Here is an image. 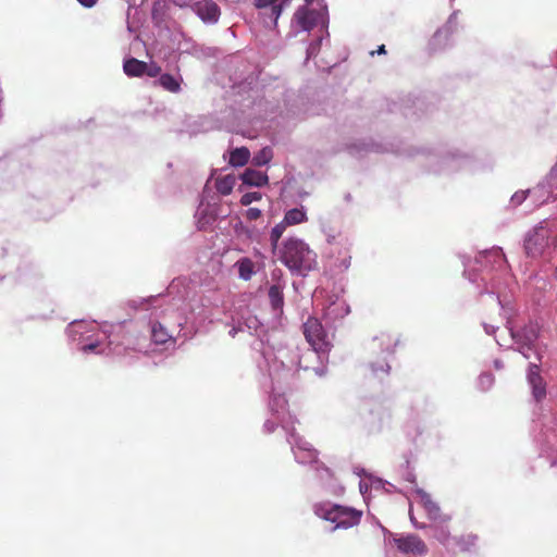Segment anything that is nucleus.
Listing matches in <instances>:
<instances>
[{
    "label": "nucleus",
    "mask_w": 557,
    "mask_h": 557,
    "mask_svg": "<svg viewBox=\"0 0 557 557\" xmlns=\"http://www.w3.org/2000/svg\"><path fill=\"white\" fill-rule=\"evenodd\" d=\"M292 0H255L253 5L259 11V17L263 25L273 28L283 10L289 5Z\"/></svg>",
    "instance_id": "9d476101"
},
{
    "label": "nucleus",
    "mask_w": 557,
    "mask_h": 557,
    "mask_svg": "<svg viewBox=\"0 0 557 557\" xmlns=\"http://www.w3.org/2000/svg\"><path fill=\"white\" fill-rule=\"evenodd\" d=\"M123 70L124 73L129 77H139L145 74L147 70V63L135 58H131L124 61Z\"/></svg>",
    "instance_id": "393cba45"
},
{
    "label": "nucleus",
    "mask_w": 557,
    "mask_h": 557,
    "mask_svg": "<svg viewBox=\"0 0 557 557\" xmlns=\"http://www.w3.org/2000/svg\"><path fill=\"white\" fill-rule=\"evenodd\" d=\"M235 267L238 270V276L239 278L244 281H249L252 275L255 274V263L249 258H240L236 263Z\"/></svg>",
    "instance_id": "cd10ccee"
},
{
    "label": "nucleus",
    "mask_w": 557,
    "mask_h": 557,
    "mask_svg": "<svg viewBox=\"0 0 557 557\" xmlns=\"http://www.w3.org/2000/svg\"><path fill=\"white\" fill-rule=\"evenodd\" d=\"M288 225L284 224V220H282L280 223H277L270 233V242L273 251L276 250L280 247V238L282 237L283 233L285 232L286 227Z\"/></svg>",
    "instance_id": "7c9ffc66"
},
{
    "label": "nucleus",
    "mask_w": 557,
    "mask_h": 557,
    "mask_svg": "<svg viewBox=\"0 0 557 557\" xmlns=\"http://www.w3.org/2000/svg\"><path fill=\"white\" fill-rule=\"evenodd\" d=\"M302 357L296 346L280 347L276 350L267 346L257 359V367L264 377H269L271 385L274 382L278 386L289 385L300 369H309L308 366H301Z\"/></svg>",
    "instance_id": "f03ea898"
},
{
    "label": "nucleus",
    "mask_w": 557,
    "mask_h": 557,
    "mask_svg": "<svg viewBox=\"0 0 557 557\" xmlns=\"http://www.w3.org/2000/svg\"><path fill=\"white\" fill-rule=\"evenodd\" d=\"M529 195L535 206H542L552 199H557V165L552 169L545 181L530 189Z\"/></svg>",
    "instance_id": "9b49d317"
},
{
    "label": "nucleus",
    "mask_w": 557,
    "mask_h": 557,
    "mask_svg": "<svg viewBox=\"0 0 557 557\" xmlns=\"http://www.w3.org/2000/svg\"><path fill=\"white\" fill-rule=\"evenodd\" d=\"M307 212L304 207L293 208L285 212L284 224L297 225L307 221Z\"/></svg>",
    "instance_id": "a878e982"
},
{
    "label": "nucleus",
    "mask_w": 557,
    "mask_h": 557,
    "mask_svg": "<svg viewBox=\"0 0 557 557\" xmlns=\"http://www.w3.org/2000/svg\"><path fill=\"white\" fill-rule=\"evenodd\" d=\"M172 339V335H170L164 327V325L160 322H153L151 324V341L157 345H162Z\"/></svg>",
    "instance_id": "bb28decb"
},
{
    "label": "nucleus",
    "mask_w": 557,
    "mask_h": 557,
    "mask_svg": "<svg viewBox=\"0 0 557 557\" xmlns=\"http://www.w3.org/2000/svg\"><path fill=\"white\" fill-rule=\"evenodd\" d=\"M349 313V307L344 302L342 304H332L325 311V317L329 319L345 317Z\"/></svg>",
    "instance_id": "2f4dec72"
},
{
    "label": "nucleus",
    "mask_w": 557,
    "mask_h": 557,
    "mask_svg": "<svg viewBox=\"0 0 557 557\" xmlns=\"http://www.w3.org/2000/svg\"><path fill=\"white\" fill-rule=\"evenodd\" d=\"M465 276L468 277V280L471 282V283H475L476 282V274H472L470 273L467 269L465 270L463 272Z\"/></svg>",
    "instance_id": "5fc2aeb1"
},
{
    "label": "nucleus",
    "mask_w": 557,
    "mask_h": 557,
    "mask_svg": "<svg viewBox=\"0 0 557 557\" xmlns=\"http://www.w3.org/2000/svg\"><path fill=\"white\" fill-rule=\"evenodd\" d=\"M407 480H408V481H410V482H412V483H416V476H414L412 473H409V474L407 475Z\"/></svg>",
    "instance_id": "052dcab7"
},
{
    "label": "nucleus",
    "mask_w": 557,
    "mask_h": 557,
    "mask_svg": "<svg viewBox=\"0 0 557 557\" xmlns=\"http://www.w3.org/2000/svg\"><path fill=\"white\" fill-rule=\"evenodd\" d=\"M457 27V12H453L446 24L438 28L432 38L431 45L434 49H443L448 45L450 36Z\"/></svg>",
    "instance_id": "a211bd4d"
},
{
    "label": "nucleus",
    "mask_w": 557,
    "mask_h": 557,
    "mask_svg": "<svg viewBox=\"0 0 557 557\" xmlns=\"http://www.w3.org/2000/svg\"><path fill=\"white\" fill-rule=\"evenodd\" d=\"M240 180L244 185L250 187H262L269 182V177L264 172L253 169H246L240 175Z\"/></svg>",
    "instance_id": "aec40b11"
},
{
    "label": "nucleus",
    "mask_w": 557,
    "mask_h": 557,
    "mask_svg": "<svg viewBox=\"0 0 557 557\" xmlns=\"http://www.w3.org/2000/svg\"><path fill=\"white\" fill-rule=\"evenodd\" d=\"M550 245L557 247V226L553 227L546 221L529 231L523 244L525 253L533 258L541 256Z\"/></svg>",
    "instance_id": "39448f33"
},
{
    "label": "nucleus",
    "mask_w": 557,
    "mask_h": 557,
    "mask_svg": "<svg viewBox=\"0 0 557 557\" xmlns=\"http://www.w3.org/2000/svg\"><path fill=\"white\" fill-rule=\"evenodd\" d=\"M271 280H272V284H278L281 283L282 284V287H285L286 286V282L284 281L283 278V272L281 269H274L272 272H271Z\"/></svg>",
    "instance_id": "a19ab883"
},
{
    "label": "nucleus",
    "mask_w": 557,
    "mask_h": 557,
    "mask_svg": "<svg viewBox=\"0 0 557 557\" xmlns=\"http://www.w3.org/2000/svg\"><path fill=\"white\" fill-rule=\"evenodd\" d=\"M527 382L531 389L532 398L536 403H541L546 398L547 385L541 375V367L537 362L530 361L527 368Z\"/></svg>",
    "instance_id": "ddd939ff"
},
{
    "label": "nucleus",
    "mask_w": 557,
    "mask_h": 557,
    "mask_svg": "<svg viewBox=\"0 0 557 557\" xmlns=\"http://www.w3.org/2000/svg\"><path fill=\"white\" fill-rule=\"evenodd\" d=\"M264 389L271 391V396L269 400V407L273 416L277 419L280 424L286 431L290 430V426L294 424V418L285 411L287 406V400L285 397L276 393V389H281L283 385L278 386L276 382L271 385L269 377L263 376V381L261 382Z\"/></svg>",
    "instance_id": "0eeeda50"
},
{
    "label": "nucleus",
    "mask_w": 557,
    "mask_h": 557,
    "mask_svg": "<svg viewBox=\"0 0 557 557\" xmlns=\"http://www.w3.org/2000/svg\"><path fill=\"white\" fill-rule=\"evenodd\" d=\"M368 488H369V487H368V484H367V483L360 482V484H359V490H360V493H361L362 495H364V494L368 492Z\"/></svg>",
    "instance_id": "4d7b16f0"
},
{
    "label": "nucleus",
    "mask_w": 557,
    "mask_h": 557,
    "mask_svg": "<svg viewBox=\"0 0 557 557\" xmlns=\"http://www.w3.org/2000/svg\"><path fill=\"white\" fill-rule=\"evenodd\" d=\"M475 261L485 267L490 265L492 270L499 273V277H493L491 280V286H486L480 290V294H495L497 296L498 305L502 309V315L507 320V329L510 333L511 338L517 345H539L537 338L540 336L541 327L537 322L530 321L520 331H515L511 325V318L513 315V307L505 293L506 288H509L512 284V277L507 271V260L503 249L500 247H493L491 249L481 251Z\"/></svg>",
    "instance_id": "f257e3e1"
},
{
    "label": "nucleus",
    "mask_w": 557,
    "mask_h": 557,
    "mask_svg": "<svg viewBox=\"0 0 557 557\" xmlns=\"http://www.w3.org/2000/svg\"><path fill=\"white\" fill-rule=\"evenodd\" d=\"M100 345V338L91 339L90 342L81 341L77 344V349L84 354H100L98 350Z\"/></svg>",
    "instance_id": "f704fd0d"
},
{
    "label": "nucleus",
    "mask_w": 557,
    "mask_h": 557,
    "mask_svg": "<svg viewBox=\"0 0 557 557\" xmlns=\"http://www.w3.org/2000/svg\"><path fill=\"white\" fill-rule=\"evenodd\" d=\"M376 53H379V54H385V53H386L385 46H384V45H381V46L377 48Z\"/></svg>",
    "instance_id": "bf43d9fd"
},
{
    "label": "nucleus",
    "mask_w": 557,
    "mask_h": 557,
    "mask_svg": "<svg viewBox=\"0 0 557 557\" xmlns=\"http://www.w3.org/2000/svg\"><path fill=\"white\" fill-rule=\"evenodd\" d=\"M530 189L516 191L509 201V207L515 209L519 207L528 197Z\"/></svg>",
    "instance_id": "4c0bfd02"
},
{
    "label": "nucleus",
    "mask_w": 557,
    "mask_h": 557,
    "mask_svg": "<svg viewBox=\"0 0 557 557\" xmlns=\"http://www.w3.org/2000/svg\"><path fill=\"white\" fill-rule=\"evenodd\" d=\"M235 185V176L233 175H225L219 180H216L215 187L216 190L223 195H230L234 188Z\"/></svg>",
    "instance_id": "c756f323"
},
{
    "label": "nucleus",
    "mask_w": 557,
    "mask_h": 557,
    "mask_svg": "<svg viewBox=\"0 0 557 557\" xmlns=\"http://www.w3.org/2000/svg\"><path fill=\"white\" fill-rule=\"evenodd\" d=\"M273 253L293 274L305 276L317 265L315 252L298 237L284 239Z\"/></svg>",
    "instance_id": "7ed1b4c3"
},
{
    "label": "nucleus",
    "mask_w": 557,
    "mask_h": 557,
    "mask_svg": "<svg viewBox=\"0 0 557 557\" xmlns=\"http://www.w3.org/2000/svg\"><path fill=\"white\" fill-rule=\"evenodd\" d=\"M240 321L244 326V331H248L251 335H255L259 338V341L253 345V348L261 352L262 349L267 347L264 344V336L267 334L264 324L259 320L257 315L251 313L243 315Z\"/></svg>",
    "instance_id": "dca6fc26"
},
{
    "label": "nucleus",
    "mask_w": 557,
    "mask_h": 557,
    "mask_svg": "<svg viewBox=\"0 0 557 557\" xmlns=\"http://www.w3.org/2000/svg\"><path fill=\"white\" fill-rule=\"evenodd\" d=\"M483 327L486 334L493 335L495 334L497 327L487 323H483Z\"/></svg>",
    "instance_id": "864d4df0"
},
{
    "label": "nucleus",
    "mask_w": 557,
    "mask_h": 557,
    "mask_svg": "<svg viewBox=\"0 0 557 557\" xmlns=\"http://www.w3.org/2000/svg\"><path fill=\"white\" fill-rule=\"evenodd\" d=\"M385 485H388L391 487L393 486L391 483L383 482L381 479H376L371 483V487L375 490L383 488Z\"/></svg>",
    "instance_id": "8fccbe9b"
},
{
    "label": "nucleus",
    "mask_w": 557,
    "mask_h": 557,
    "mask_svg": "<svg viewBox=\"0 0 557 557\" xmlns=\"http://www.w3.org/2000/svg\"><path fill=\"white\" fill-rule=\"evenodd\" d=\"M287 441L292 446L295 460L299 465H310L312 468L318 465V451L312 447L310 443L295 434L294 430L287 431Z\"/></svg>",
    "instance_id": "1a4fd4ad"
},
{
    "label": "nucleus",
    "mask_w": 557,
    "mask_h": 557,
    "mask_svg": "<svg viewBox=\"0 0 557 557\" xmlns=\"http://www.w3.org/2000/svg\"><path fill=\"white\" fill-rule=\"evenodd\" d=\"M414 493L419 496V498L422 503V506L432 502L431 495L429 493H426L424 490L416 486Z\"/></svg>",
    "instance_id": "79ce46f5"
},
{
    "label": "nucleus",
    "mask_w": 557,
    "mask_h": 557,
    "mask_svg": "<svg viewBox=\"0 0 557 557\" xmlns=\"http://www.w3.org/2000/svg\"><path fill=\"white\" fill-rule=\"evenodd\" d=\"M315 374L319 375V376H322L325 374L326 372V368L325 367H318V368H314L313 369Z\"/></svg>",
    "instance_id": "6e6d98bb"
},
{
    "label": "nucleus",
    "mask_w": 557,
    "mask_h": 557,
    "mask_svg": "<svg viewBox=\"0 0 557 557\" xmlns=\"http://www.w3.org/2000/svg\"><path fill=\"white\" fill-rule=\"evenodd\" d=\"M304 334L307 342L312 347V351L308 355L317 356L318 358H321L323 355H327L332 345L319 319L309 318L304 323Z\"/></svg>",
    "instance_id": "423d86ee"
},
{
    "label": "nucleus",
    "mask_w": 557,
    "mask_h": 557,
    "mask_svg": "<svg viewBox=\"0 0 557 557\" xmlns=\"http://www.w3.org/2000/svg\"><path fill=\"white\" fill-rule=\"evenodd\" d=\"M77 2L83 5L84 8H92L96 5V3L98 2V0H77Z\"/></svg>",
    "instance_id": "3c124183"
},
{
    "label": "nucleus",
    "mask_w": 557,
    "mask_h": 557,
    "mask_svg": "<svg viewBox=\"0 0 557 557\" xmlns=\"http://www.w3.org/2000/svg\"><path fill=\"white\" fill-rule=\"evenodd\" d=\"M262 197L261 193L259 191H251V193H246L242 196L240 198V203L243 206H249L250 203H252L253 201H258L260 200Z\"/></svg>",
    "instance_id": "ea45409f"
},
{
    "label": "nucleus",
    "mask_w": 557,
    "mask_h": 557,
    "mask_svg": "<svg viewBox=\"0 0 557 557\" xmlns=\"http://www.w3.org/2000/svg\"><path fill=\"white\" fill-rule=\"evenodd\" d=\"M425 511L428 512V516L432 520H436L440 517L441 508L435 502H431L423 506Z\"/></svg>",
    "instance_id": "58836bf2"
},
{
    "label": "nucleus",
    "mask_w": 557,
    "mask_h": 557,
    "mask_svg": "<svg viewBox=\"0 0 557 557\" xmlns=\"http://www.w3.org/2000/svg\"><path fill=\"white\" fill-rule=\"evenodd\" d=\"M277 423H280L277 420H276V422H274L272 420H267L263 424L264 432L272 433L275 430Z\"/></svg>",
    "instance_id": "49530a36"
},
{
    "label": "nucleus",
    "mask_w": 557,
    "mask_h": 557,
    "mask_svg": "<svg viewBox=\"0 0 557 557\" xmlns=\"http://www.w3.org/2000/svg\"><path fill=\"white\" fill-rule=\"evenodd\" d=\"M435 537L443 544H445L449 539V532L444 528H437Z\"/></svg>",
    "instance_id": "37998d69"
},
{
    "label": "nucleus",
    "mask_w": 557,
    "mask_h": 557,
    "mask_svg": "<svg viewBox=\"0 0 557 557\" xmlns=\"http://www.w3.org/2000/svg\"><path fill=\"white\" fill-rule=\"evenodd\" d=\"M272 156V150L269 147H264L252 157V164L257 166L265 165L270 162Z\"/></svg>",
    "instance_id": "473e14b6"
},
{
    "label": "nucleus",
    "mask_w": 557,
    "mask_h": 557,
    "mask_svg": "<svg viewBox=\"0 0 557 557\" xmlns=\"http://www.w3.org/2000/svg\"><path fill=\"white\" fill-rule=\"evenodd\" d=\"M457 27V12H453L446 24L438 28L432 38L431 45L434 49H443L448 45L450 36Z\"/></svg>",
    "instance_id": "f3484780"
},
{
    "label": "nucleus",
    "mask_w": 557,
    "mask_h": 557,
    "mask_svg": "<svg viewBox=\"0 0 557 557\" xmlns=\"http://www.w3.org/2000/svg\"><path fill=\"white\" fill-rule=\"evenodd\" d=\"M494 384V375L488 372L482 373L478 379V386L482 391H488Z\"/></svg>",
    "instance_id": "c9c22d12"
},
{
    "label": "nucleus",
    "mask_w": 557,
    "mask_h": 557,
    "mask_svg": "<svg viewBox=\"0 0 557 557\" xmlns=\"http://www.w3.org/2000/svg\"><path fill=\"white\" fill-rule=\"evenodd\" d=\"M193 12L207 25H214L221 16V9L213 0H199L191 5Z\"/></svg>",
    "instance_id": "4468645a"
},
{
    "label": "nucleus",
    "mask_w": 557,
    "mask_h": 557,
    "mask_svg": "<svg viewBox=\"0 0 557 557\" xmlns=\"http://www.w3.org/2000/svg\"><path fill=\"white\" fill-rule=\"evenodd\" d=\"M515 350L520 352L529 362L534 361L540 366L545 352V348L540 345H518Z\"/></svg>",
    "instance_id": "4be33fe9"
},
{
    "label": "nucleus",
    "mask_w": 557,
    "mask_h": 557,
    "mask_svg": "<svg viewBox=\"0 0 557 557\" xmlns=\"http://www.w3.org/2000/svg\"><path fill=\"white\" fill-rule=\"evenodd\" d=\"M319 23L325 24V16L322 11L309 9L306 5L299 7L292 18V32L297 35L301 32H310Z\"/></svg>",
    "instance_id": "6e6552de"
},
{
    "label": "nucleus",
    "mask_w": 557,
    "mask_h": 557,
    "mask_svg": "<svg viewBox=\"0 0 557 557\" xmlns=\"http://www.w3.org/2000/svg\"><path fill=\"white\" fill-rule=\"evenodd\" d=\"M494 367L497 369V370H502L504 368V363L502 360L499 359H496L494 360Z\"/></svg>",
    "instance_id": "13d9d810"
},
{
    "label": "nucleus",
    "mask_w": 557,
    "mask_h": 557,
    "mask_svg": "<svg viewBox=\"0 0 557 557\" xmlns=\"http://www.w3.org/2000/svg\"><path fill=\"white\" fill-rule=\"evenodd\" d=\"M96 329H91L89 333H86L84 337H78L76 345L78 344L79 339L84 342H90L91 339L99 338L98 334L95 333Z\"/></svg>",
    "instance_id": "a18cd8bd"
},
{
    "label": "nucleus",
    "mask_w": 557,
    "mask_h": 557,
    "mask_svg": "<svg viewBox=\"0 0 557 557\" xmlns=\"http://www.w3.org/2000/svg\"><path fill=\"white\" fill-rule=\"evenodd\" d=\"M314 471L317 472L318 479L321 481L323 487L332 491V493L337 494L338 492H343V487L333 483L334 476L333 472L330 468L325 467L322 462H318L313 467Z\"/></svg>",
    "instance_id": "6ab92c4d"
},
{
    "label": "nucleus",
    "mask_w": 557,
    "mask_h": 557,
    "mask_svg": "<svg viewBox=\"0 0 557 557\" xmlns=\"http://www.w3.org/2000/svg\"><path fill=\"white\" fill-rule=\"evenodd\" d=\"M409 519H410V522L412 523V525L416 528V529H424L425 528V524H422V523H419L416 519V517L413 516V512H412V507L410 506L409 508Z\"/></svg>",
    "instance_id": "de8ad7c7"
},
{
    "label": "nucleus",
    "mask_w": 557,
    "mask_h": 557,
    "mask_svg": "<svg viewBox=\"0 0 557 557\" xmlns=\"http://www.w3.org/2000/svg\"><path fill=\"white\" fill-rule=\"evenodd\" d=\"M374 342H379V346L381 348L382 354L384 355V358L382 361L370 362L369 368L375 377L381 379L389 374L391 366L387 359L388 357H392L394 355L397 342H393L392 338L386 334H382L375 337Z\"/></svg>",
    "instance_id": "f8f14e48"
},
{
    "label": "nucleus",
    "mask_w": 557,
    "mask_h": 557,
    "mask_svg": "<svg viewBox=\"0 0 557 557\" xmlns=\"http://www.w3.org/2000/svg\"><path fill=\"white\" fill-rule=\"evenodd\" d=\"M394 543L398 550L404 554H412L417 556H424L428 554L425 543L418 535L412 533L394 536Z\"/></svg>",
    "instance_id": "2eb2a0df"
},
{
    "label": "nucleus",
    "mask_w": 557,
    "mask_h": 557,
    "mask_svg": "<svg viewBox=\"0 0 557 557\" xmlns=\"http://www.w3.org/2000/svg\"><path fill=\"white\" fill-rule=\"evenodd\" d=\"M97 326L94 323H87L86 321H73L69 324L66 332L70 339L73 343H76L78 337H84L86 333H89L91 329H96Z\"/></svg>",
    "instance_id": "412c9836"
},
{
    "label": "nucleus",
    "mask_w": 557,
    "mask_h": 557,
    "mask_svg": "<svg viewBox=\"0 0 557 557\" xmlns=\"http://www.w3.org/2000/svg\"><path fill=\"white\" fill-rule=\"evenodd\" d=\"M349 265H350V256L345 257V258L342 260V262H341V264H339L338 267H339V269H341L342 271H345V270H347V269L349 268Z\"/></svg>",
    "instance_id": "603ef678"
},
{
    "label": "nucleus",
    "mask_w": 557,
    "mask_h": 557,
    "mask_svg": "<svg viewBox=\"0 0 557 557\" xmlns=\"http://www.w3.org/2000/svg\"><path fill=\"white\" fill-rule=\"evenodd\" d=\"M250 158V152L246 147L234 149L230 154V164L233 166L245 165Z\"/></svg>",
    "instance_id": "c85d7f7f"
},
{
    "label": "nucleus",
    "mask_w": 557,
    "mask_h": 557,
    "mask_svg": "<svg viewBox=\"0 0 557 557\" xmlns=\"http://www.w3.org/2000/svg\"><path fill=\"white\" fill-rule=\"evenodd\" d=\"M158 82L163 89L176 94L181 91V84L183 78L181 75L163 73L160 75Z\"/></svg>",
    "instance_id": "b1692460"
},
{
    "label": "nucleus",
    "mask_w": 557,
    "mask_h": 557,
    "mask_svg": "<svg viewBox=\"0 0 557 557\" xmlns=\"http://www.w3.org/2000/svg\"><path fill=\"white\" fill-rule=\"evenodd\" d=\"M239 332H244V326H243V324H242V321H240V320L237 322V324H236V325H234V326L230 330L228 334H230L232 337H235V336H236V334H237V333H239Z\"/></svg>",
    "instance_id": "09e8293b"
},
{
    "label": "nucleus",
    "mask_w": 557,
    "mask_h": 557,
    "mask_svg": "<svg viewBox=\"0 0 557 557\" xmlns=\"http://www.w3.org/2000/svg\"><path fill=\"white\" fill-rule=\"evenodd\" d=\"M261 216V210L258 208H249L246 211V218L250 221L257 220Z\"/></svg>",
    "instance_id": "c03bdc74"
},
{
    "label": "nucleus",
    "mask_w": 557,
    "mask_h": 557,
    "mask_svg": "<svg viewBox=\"0 0 557 557\" xmlns=\"http://www.w3.org/2000/svg\"><path fill=\"white\" fill-rule=\"evenodd\" d=\"M285 287H282V284H272L269 287L268 296L271 304L272 309L275 312H282L284 306V295L283 290Z\"/></svg>",
    "instance_id": "5701e85b"
},
{
    "label": "nucleus",
    "mask_w": 557,
    "mask_h": 557,
    "mask_svg": "<svg viewBox=\"0 0 557 557\" xmlns=\"http://www.w3.org/2000/svg\"><path fill=\"white\" fill-rule=\"evenodd\" d=\"M322 40H323V36H319L315 40H313L309 44V46L307 47V51H306V54H307L306 60H310L318 55Z\"/></svg>",
    "instance_id": "e433bc0d"
},
{
    "label": "nucleus",
    "mask_w": 557,
    "mask_h": 557,
    "mask_svg": "<svg viewBox=\"0 0 557 557\" xmlns=\"http://www.w3.org/2000/svg\"><path fill=\"white\" fill-rule=\"evenodd\" d=\"M313 510L318 517L335 523L334 529H348L357 525L362 515L361 511L351 507H344L331 503H318L314 505Z\"/></svg>",
    "instance_id": "20e7f679"
},
{
    "label": "nucleus",
    "mask_w": 557,
    "mask_h": 557,
    "mask_svg": "<svg viewBox=\"0 0 557 557\" xmlns=\"http://www.w3.org/2000/svg\"><path fill=\"white\" fill-rule=\"evenodd\" d=\"M195 218L197 220V226L199 230L206 228L207 225H209L212 221V216L209 215L208 213V208H205L202 206L198 207L195 213Z\"/></svg>",
    "instance_id": "72a5a7b5"
}]
</instances>
